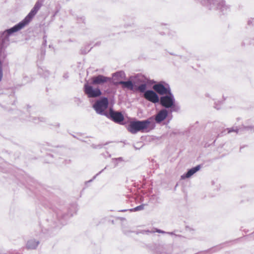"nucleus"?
I'll return each mask as SVG.
<instances>
[{
    "mask_svg": "<svg viewBox=\"0 0 254 254\" xmlns=\"http://www.w3.org/2000/svg\"><path fill=\"white\" fill-rule=\"evenodd\" d=\"M42 5V2L39 0L37 1L34 7L31 10L28 15L25 17V18L19 22L18 24L14 25V30H20L24 28L26 25L32 20L34 16L37 14L39 10L40 9Z\"/></svg>",
    "mask_w": 254,
    "mask_h": 254,
    "instance_id": "f257e3e1",
    "label": "nucleus"
},
{
    "mask_svg": "<svg viewBox=\"0 0 254 254\" xmlns=\"http://www.w3.org/2000/svg\"><path fill=\"white\" fill-rule=\"evenodd\" d=\"M159 102L162 106L166 109L170 108L171 112H177L180 110L179 107L175 104V99L171 92L161 96Z\"/></svg>",
    "mask_w": 254,
    "mask_h": 254,
    "instance_id": "f03ea898",
    "label": "nucleus"
},
{
    "mask_svg": "<svg viewBox=\"0 0 254 254\" xmlns=\"http://www.w3.org/2000/svg\"><path fill=\"white\" fill-rule=\"evenodd\" d=\"M150 122L148 120L136 121L131 122L128 127V130L132 134L142 131L148 128Z\"/></svg>",
    "mask_w": 254,
    "mask_h": 254,
    "instance_id": "7ed1b4c3",
    "label": "nucleus"
},
{
    "mask_svg": "<svg viewBox=\"0 0 254 254\" xmlns=\"http://www.w3.org/2000/svg\"><path fill=\"white\" fill-rule=\"evenodd\" d=\"M15 26L7 29L0 33V55L5 50L9 43V36L10 34L17 32L19 30H15Z\"/></svg>",
    "mask_w": 254,
    "mask_h": 254,
    "instance_id": "20e7f679",
    "label": "nucleus"
},
{
    "mask_svg": "<svg viewBox=\"0 0 254 254\" xmlns=\"http://www.w3.org/2000/svg\"><path fill=\"white\" fill-rule=\"evenodd\" d=\"M108 99L104 97L97 101L93 105V108L97 114L108 117L109 112L105 111L108 107Z\"/></svg>",
    "mask_w": 254,
    "mask_h": 254,
    "instance_id": "39448f33",
    "label": "nucleus"
},
{
    "mask_svg": "<svg viewBox=\"0 0 254 254\" xmlns=\"http://www.w3.org/2000/svg\"><path fill=\"white\" fill-rule=\"evenodd\" d=\"M153 89L159 94L163 96L171 92L169 85L168 84L164 85L163 82L154 84Z\"/></svg>",
    "mask_w": 254,
    "mask_h": 254,
    "instance_id": "423d86ee",
    "label": "nucleus"
},
{
    "mask_svg": "<svg viewBox=\"0 0 254 254\" xmlns=\"http://www.w3.org/2000/svg\"><path fill=\"white\" fill-rule=\"evenodd\" d=\"M84 92L89 97H97L101 95V92L98 88L94 89L92 86L87 84L84 85Z\"/></svg>",
    "mask_w": 254,
    "mask_h": 254,
    "instance_id": "0eeeda50",
    "label": "nucleus"
},
{
    "mask_svg": "<svg viewBox=\"0 0 254 254\" xmlns=\"http://www.w3.org/2000/svg\"><path fill=\"white\" fill-rule=\"evenodd\" d=\"M143 97L145 99L153 103H157L159 102L160 98L158 95L152 90H146L143 94Z\"/></svg>",
    "mask_w": 254,
    "mask_h": 254,
    "instance_id": "6e6552de",
    "label": "nucleus"
},
{
    "mask_svg": "<svg viewBox=\"0 0 254 254\" xmlns=\"http://www.w3.org/2000/svg\"><path fill=\"white\" fill-rule=\"evenodd\" d=\"M107 117L111 118L114 122L119 124L124 120V116L121 112L114 111L111 109H110Z\"/></svg>",
    "mask_w": 254,
    "mask_h": 254,
    "instance_id": "1a4fd4ad",
    "label": "nucleus"
},
{
    "mask_svg": "<svg viewBox=\"0 0 254 254\" xmlns=\"http://www.w3.org/2000/svg\"><path fill=\"white\" fill-rule=\"evenodd\" d=\"M92 84H102L111 80V78L99 74L92 78Z\"/></svg>",
    "mask_w": 254,
    "mask_h": 254,
    "instance_id": "9d476101",
    "label": "nucleus"
},
{
    "mask_svg": "<svg viewBox=\"0 0 254 254\" xmlns=\"http://www.w3.org/2000/svg\"><path fill=\"white\" fill-rule=\"evenodd\" d=\"M168 111L165 109L160 110L155 116V121L157 123H160L163 121L168 116Z\"/></svg>",
    "mask_w": 254,
    "mask_h": 254,
    "instance_id": "9b49d317",
    "label": "nucleus"
},
{
    "mask_svg": "<svg viewBox=\"0 0 254 254\" xmlns=\"http://www.w3.org/2000/svg\"><path fill=\"white\" fill-rule=\"evenodd\" d=\"M115 84H120L122 85L123 88H127L130 90H133L135 89L134 84L131 80H127L126 81H119L115 83Z\"/></svg>",
    "mask_w": 254,
    "mask_h": 254,
    "instance_id": "f8f14e48",
    "label": "nucleus"
},
{
    "mask_svg": "<svg viewBox=\"0 0 254 254\" xmlns=\"http://www.w3.org/2000/svg\"><path fill=\"white\" fill-rule=\"evenodd\" d=\"M200 169V165H197L196 166L189 169L188 172L181 176L182 179L186 178H189L195 174L196 172L199 171Z\"/></svg>",
    "mask_w": 254,
    "mask_h": 254,
    "instance_id": "ddd939ff",
    "label": "nucleus"
},
{
    "mask_svg": "<svg viewBox=\"0 0 254 254\" xmlns=\"http://www.w3.org/2000/svg\"><path fill=\"white\" fill-rule=\"evenodd\" d=\"M39 244V242L35 239H30L27 241L26 248L27 249H35Z\"/></svg>",
    "mask_w": 254,
    "mask_h": 254,
    "instance_id": "4468645a",
    "label": "nucleus"
},
{
    "mask_svg": "<svg viewBox=\"0 0 254 254\" xmlns=\"http://www.w3.org/2000/svg\"><path fill=\"white\" fill-rule=\"evenodd\" d=\"M125 77L126 74L123 71H119L113 74V77L115 80H119L121 79H124Z\"/></svg>",
    "mask_w": 254,
    "mask_h": 254,
    "instance_id": "2eb2a0df",
    "label": "nucleus"
},
{
    "mask_svg": "<svg viewBox=\"0 0 254 254\" xmlns=\"http://www.w3.org/2000/svg\"><path fill=\"white\" fill-rule=\"evenodd\" d=\"M147 88V85L146 83H143L140 84L138 86H135V89L136 90H138L141 93H144L146 91V89Z\"/></svg>",
    "mask_w": 254,
    "mask_h": 254,
    "instance_id": "dca6fc26",
    "label": "nucleus"
},
{
    "mask_svg": "<svg viewBox=\"0 0 254 254\" xmlns=\"http://www.w3.org/2000/svg\"><path fill=\"white\" fill-rule=\"evenodd\" d=\"M144 204H141L140 205H139L138 206L135 207V208L133 209H130V211H137L139 210H143L144 209Z\"/></svg>",
    "mask_w": 254,
    "mask_h": 254,
    "instance_id": "f3484780",
    "label": "nucleus"
},
{
    "mask_svg": "<svg viewBox=\"0 0 254 254\" xmlns=\"http://www.w3.org/2000/svg\"><path fill=\"white\" fill-rule=\"evenodd\" d=\"M228 130V133H231L232 131L236 132L237 133L238 132V129L237 127H232L230 128H227Z\"/></svg>",
    "mask_w": 254,
    "mask_h": 254,
    "instance_id": "a211bd4d",
    "label": "nucleus"
},
{
    "mask_svg": "<svg viewBox=\"0 0 254 254\" xmlns=\"http://www.w3.org/2000/svg\"><path fill=\"white\" fill-rule=\"evenodd\" d=\"M155 232H157V233H162V234H165V233H166V232L163 231V230H161L160 229H156L155 230Z\"/></svg>",
    "mask_w": 254,
    "mask_h": 254,
    "instance_id": "6ab92c4d",
    "label": "nucleus"
},
{
    "mask_svg": "<svg viewBox=\"0 0 254 254\" xmlns=\"http://www.w3.org/2000/svg\"><path fill=\"white\" fill-rule=\"evenodd\" d=\"M253 21H254V19H249L248 21V25H253Z\"/></svg>",
    "mask_w": 254,
    "mask_h": 254,
    "instance_id": "aec40b11",
    "label": "nucleus"
},
{
    "mask_svg": "<svg viewBox=\"0 0 254 254\" xmlns=\"http://www.w3.org/2000/svg\"><path fill=\"white\" fill-rule=\"evenodd\" d=\"M166 233L171 235H174V233L173 232H166Z\"/></svg>",
    "mask_w": 254,
    "mask_h": 254,
    "instance_id": "412c9836",
    "label": "nucleus"
},
{
    "mask_svg": "<svg viewBox=\"0 0 254 254\" xmlns=\"http://www.w3.org/2000/svg\"><path fill=\"white\" fill-rule=\"evenodd\" d=\"M103 170H102L101 171H100V172H99L98 174H97L96 175V176H97L98 174H99L100 173H101Z\"/></svg>",
    "mask_w": 254,
    "mask_h": 254,
    "instance_id": "4be33fe9",
    "label": "nucleus"
}]
</instances>
